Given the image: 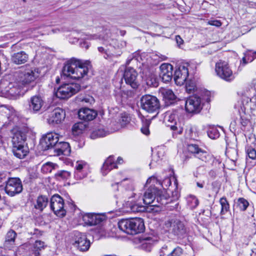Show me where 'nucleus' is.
I'll return each mask as SVG.
<instances>
[{"label": "nucleus", "instance_id": "nucleus-1", "mask_svg": "<svg viewBox=\"0 0 256 256\" xmlns=\"http://www.w3.org/2000/svg\"><path fill=\"white\" fill-rule=\"evenodd\" d=\"M90 68V62L88 60L72 58L63 67L62 74L72 79H86Z\"/></svg>", "mask_w": 256, "mask_h": 256}, {"label": "nucleus", "instance_id": "nucleus-2", "mask_svg": "<svg viewBox=\"0 0 256 256\" xmlns=\"http://www.w3.org/2000/svg\"><path fill=\"white\" fill-rule=\"evenodd\" d=\"M0 92L2 96L10 99H16L23 95V86L16 79L14 82L3 80L0 82Z\"/></svg>", "mask_w": 256, "mask_h": 256}, {"label": "nucleus", "instance_id": "nucleus-3", "mask_svg": "<svg viewBox=\"0 0 256 256\" xmlns=\"http://www.w3.org/2000/svg\"><path fill=\"white\" fill-rule=\"evenodd\" d=\"M150 184L144 195L142 199L143 203L146 205L151 204L152 206H158L156 202L161 204H166V196L162 194L163 192L154 186H153L152 183Z\"/></svg>", "mask_w": 256, "mask_h": 256}, {"label": "nucleus", "instance_id": "nucleus-4", "mask_svg": "<svg viewBox=\"0 0 256 256\" xmlns=\"http://www.w3.org/2000/svg\"><path fill=\"white\" fill-rule=\"evenodd\" d=\"M254 103L252 102V99L248 97H244L242 100L240 105V110H239L240 118L238 120V122L240 126V128L242 130H244L246 126L249 123V110L254 109Z\"/></svg>", "mask_w": 256, "mask_h": 256}, {"label": "nucleus", "instance_id": "nucleus-5", "mask_svg": "<svg viewBox=\"0 0 256 256\" xmlns=\"http://www.w3.org/2000/svg\"><path fill=\"white\" fill-rule=\"evenodd\" d=\"M80 88V86L78 84H64L57 89L55 95L60 99H68L78 92Z\"/></svg>", "mask_w": 256, "mask_h": 256}, {"label": "nucleus", "instance_id": "nucleus-6", "mask_svg": "<svg viewBox=\"0 0 256 256\" xmlns=\"http://www.w3.org/2000/svg\"><path fill=\"white\" fill-rule=\"evenodd\" d=\"M118 186V189L120 188L121 193L119 194L118 196L120 198L130 199L133 198L136 193L134 192V188L132 182L128 179H124L120 182H118L116 184H112V186L114 187Z\"/></svg>", "mask_w": 256, "mask_h": 256}, {"label": "nucleus", "instance_id": "nucleus-7", "mask_svg": "<svg viewBox=\"0 0 256 256\" xmlns=\"http://www.w3.org/2000/svg\"><path fill=\"white\" fill-rule=\"evenodd\" d=\"M165 228L169 233L178 238H182L186 234V228L184 224L177 219H172L165 222Z\"/></svg>", "mask_w": 256, "mask_h": 256}, {"label": "nucleus", "instance_id": "nucleus-8", "mask_svg": "<svg viewBox=\"0 0 256 256\" xmlns=\"http://www.w3.org/2000/svg\"><path fill=\"white\" fill-rule=\"evenodd\" d=\"M215 70L216 74L226 81L230 82L234 79L232 71L226 61L220 60L217 62L216 64Z\"/></svg>", "mask_w": 256, "mask_h": 256}, {"label": "nucleus", "instance_id": "nucleus-9", "mask_svg": "<svg viewBox=\"0 0 256 256\" xmlns=\"http://www.w3.org/2000/svg\"><path fill=\"white\" fill-rule=\"evenodd\" d=\"M140 104L143 110L150 113L157 112L160 107V102L157 98L150 94H146L142 97Z\"/></svg>", "mask_w": 256, "mask_h": 256}, {"label": "nucleus", "instance_id": "nucleus-10", "mask_svg": "<svg viewBox=\"0 0 256 256\" xmlns=\"http://www.w3.org/2000/svg\"><path fill=\"white\" fill-rule=\"evenodd\" d=\"M50 206L51 210L58 216L63 217L66 215V210L64 208V201L59 195L55 194L52 197Z\"/></svg>", "mask_w": 256, "mask_h": 256}, {"label": "nucleus", "instance_id": "nucleus-11", "mask_svg": "<svg viewBox=\"0 0 256 256\" xmlns=\"http://www.w3.org/2000/svg\"><path fill=\"white\" fill-rule=\"evenodd\" d=\"M22 186L20 179L18 178H10L8 180L5 186L6 192L10 196L22 192Z\"/></svg>", "mask_w": 256, "mask_h": 256}, {"label": "nucleus", "instance_id": "nucleus-12", "mask_svg": "<svg viewBox=\"0 0 256 256\" xmlns=\"http://www.w3.org/2000/svg\"><path fill=\"white\" fill-rule=\"evenodd\" d=\"M178 110L168 112L165 114L164 120L168 124V126L170 128L171 130H178V133L181 134L182 128L180 126L178 128L176 122L178 119Z\"/></svg>", "mask_w": 256, "mask_h": 256}, {"label": "nucleus", "instance_id": "nucleus-13", "mask_svg": "<svg viewBox=\"0 0 256 256\" xmlns=\"http://www.w3.org/2000/svg\"><path fill=\"white\" fill-rule=\"evenodd\" d=\"M39 76L38 71L36 70H28L20 73L17 79L22 86L34 82Z\"/></svg>", "mask_w": 256, "mask_h": 256}, {"label": "nucleus", "instance_id": "nucleus-14", "mask_svg": "<svg viewBox=\"0 0 256 256\" xmlns=\"http://www.w3.org/2000/svg\"><path fill=\"white\" fill-rule=\"evenodd\" d=\"M201 99L196 95L190 96L185 103V108L189 113L198 112L201 108Z\"/></svg>", "mask_w": 256, "mask_h": 256}, {"label": "nucleus", "instance_id": "nucleus-15", "mask_svg": "<svg viewBox=\"0 0 256 256\" xmlns=\"http://www.w3.org/2000/svg\"><path fill=\"white\" fill-rule=\"evenodd\" d=\"M138 72L132 68H126L124 74V78L126 84L133 88L138 87L139 84L138 80Z\"/></svg>", "mask_w": 256, "mask_h": 256}, {"label": "nucleus", "instance_id": "nucleus-16", "mask_svg": "<svg viewBox=\"0 0 256 256\" xmlns=\"http://www.w3.org/2000/svg\"><path fill=\"white\" fill-rule=\"evenodd\" d=\"M188 76V64L180 65L176 70L174 74V80L177 85L181 86L186 82Z\"/></svg>", "mask_w": 256, "mask_h": 256}, {"label": "nucleus", "instance_id": "nucleus-17", "mask_svg": "<svg viewBox=\"0 0 256 256\" xmlns=\"http://www.w3.org/2000/svg\"><path fill=\"white\" fill-rule=\"evenodd\" d=\"M104 214L96 213H86L82 216V220L88 226L98 224L106 220Z\"/></svg>", "mask_w": 256, "mask_h": 256}, {"label": "nucleus", "instance_id": "nucleus-18", "mask_svg": "<svg viewBox=\"0 0 256 256\" xmlns=\"http://www.w3.org/2000/svg\"><path fill=\"white\" fill-rule=\"evenodd\" d=\"M74 177L77 180H82L86 177L88 172V166L84 161H77L74 166Z\"/></svg>", "mask_w": 256, "mask_h": 256}, {"label": "nucleus", "instance_id": "nucleus-19", "mask_svg": "<svg viewBox=\"0 0 256 256\" xmlns=\"http://www.w3.org/2000/svg\"><path fill=\"white\" fill-rule=\"evenodd\" d=\"M65 112L59 108H55L48 115L47 118L48 122L51 125L59 124L64 120Z\"/></svg>", "mask_w": 256, "mask_h": 256}, {"label": "nucleus", "instance_id": "nucleus-20", "mask_svg": "<svg viewBox=\"0 0 256 256\" xmlns=\"http://www.w3.org/2000/svg\"><path fill=\"white\" fill-rule=\"evenodd\" d=\"M76 238L74 245L80 251L87 250L90 246V242L87 240L86 235L80 232L75 234Z\"/></svg>", "mask_w": 256, "mask_h": 256}, {"label": "nucleus", "instance_id": "nucleus-21", "mask_svg": "<svg viewBox=\"0 0 256 256\" xmlns=\"http://www.w3.org/2000/svg\"><path fill=\"white\" fill-rule=\"evenodd\" d=\"M123 162L122 158L118 157L116 162H115L114 156H109L104 162L102 170L104 175H106L110 170L114 168H117V164H121Z\"/></svg>", "mask_w": 256, "mask_h": 256}, {"label": "nucleus", "instance_id": "nucleus-22", "mask_svg": "<svg viewBox=\"0 0 256 256\" xmlns=\"http://www.w3.org/2000/svg\"><path fill=\"white\" fill-rule=\"evenodd\" d=\"M160 76L164 82H170L172 77L173 66L170 64H162L160 66Z\"/></svg>", "mask_w": 256, "mask_h": 256}, {"label": "nucleus", "instance_id": "nucleus-23", "mask_svg": "<svg viewBox=\"0 0 256 256\" xmlns=\"http://www.w3.org/2000/svg\"><path fill=\"white\" fill-rule=\"evenodd\" d=\"M43 138L46 148L47 149L52 148L54 150V148L58 143L59 134L56 132H50L47 133L43 137Z\"/></svg>", "mask_w": 256, "mask_h": 256}, {"label": "nucleus", "instance_id": "nucleus-24", "mask_svg": "<svg viewBox=\"0 0 256 256\" xmlns=\"http://www.w3.org/2000/svg\"><path fill=\"white\" fill-rule=\"evenodd\" d=\"M54 156H69L70 153V148L68 142H60L54 148Z\"/></svg>", "mask_w": 256, "mask_h": 256}, {"label": "nucleus", "instance_id": "nucleus-25", "mask_svg": "<svg viewBox=\"0 0 256 256\" xmlns=\"http://www.w3.org/2000/svg\"><path fill=\"white\" fill-rule=\"evenodd\" d=\"M44 103V100L40 96H34L30 98L29 102L30 110L33 112H36L40 110Z\"/></svg>", "mask_w": 256, "mask_h": 256}, {"label": "nucleus", "instance_id": "nucleus-26", "mask_svg": "<svg viewBox=\"0 0 256 256\" xmlns=\"http://www.w3.org/2000/svg\"><path fill=\"white\" fill-rule=\"evenodd\" d=\"M96 115L97 113L96 112L88 108H81L79 110L78 112L80 119L86 121L93 120L96 117Z\"/></svg>", "mask_w": 256, "mask_h": 256}, {"label": "nucleus", "instance_id": "nucleus-27", "mask_svg": "<svg viewBox=\"0 0 256 256\" xmlns=\"http://www.w3.org/2000/svg\"><path fill=\"white\" fill-rule=\"evenodd\" d=\"M124 207L126 208L128 212H142L146 210L144 206H142L140 202L136 203L135 202L128 200L124 204Z\"/></svg>", "mask_w": 256, "mask_h": 256}, {"label": "nucleus", "instance_id": "nucleus-28", "mask_svg": "<svg viewBox=\"0 0 256 256\" xmlns=\"http://www.w3.org/2000/svg\"><path fill=\"white\" fill-rule=\"evenodd\" d=\"M151 183H152L154 186L155 184H158L161 186L164 190H166L171 185L172 180L170 178L168 177L165 178L162 182H160L158 181L155 176H152L148 179L146 185L148 186Z\"/></svg>", "mask_w": 256, "mask_h": 256}, {"label": "nucleus", "instance_id": "nucleus-29", "mask_svg": "<svg viewBox=\"0 0 256 256\" xmlns=\"http://www.w3.org/2000/svg\"><path fill=\"white\" fill-rule=\"evenodd\" d=\"M132 230L130 232H132V235L143 232L144 230V221L140 218H132Z\"/></svg>", "mask_w": 256, "mask_h": 256}, {"label": "nucleus", "instance_id": "nucleus-30", "mask_svg": "<svg viewBox=\"0 0 256 256\" xmlns=\"http://www.w3.org/2000/svg\"><path fill=\"white\" fill-rule=\"evenodd\" d=\"M28 58V55L24 52L21 51L14 54L12 56V60L16 64H20L26 62Z\"/></svg>", "mask_w": 256, "mask_h": 256}, {"label": "nucleus", "instance_id": "nucleus-31", "mask_svg": "<svg viewBox=\"0 0 256 256\" xmlns=\"http://www.w3.org/2000/svg\"><path fill=\"white\" fill-rule=\"evenodd\" d=\"M132 218L123 219L119 221L118 222V226L122 231L128 234L132 235V232H130L132 230Z\"/></svg>", "mask_w": 256, "mask_h": 256}, {"label": "nucleus", "instance_id": "nucleus-32", "mask_svg": "<svg viewBox=\"0 0 256 256\" xmlns=\"http://www.w3.org/2000/svg\"><path fill=\"white\" fill-rule=\"evenodd\" d=\"M98 50L104 54V57L105 58L111 59L113 58L118 57L122 54V52L118 50V52H113L112 49H110V48L106 49L102 46L98 47Z\"/></svg>", "mask_w": 256, "mask_h": 256}, {"label": "nucleus", "instance_id": "nucleus-33", "mask_svg": "<svg viewBox=\"0 0 256 256\" xmlns=\"http://www.w3.org/2000/svg\"><path fill=\"white\" fill-rule=\"evenodd\" d=\"M12 152L14 155L19 158H24L28 152V148L24 144L20 146H13Z\"/></svg>", "mask_w": 256, "mask_h": 256}, {"label": "nucleus", "instance_id": "nucleus-34", "mask_svg": "<svg viewBox=\"0 0 256 256\" xmlns=\"http://www.w3.org/2000/svg\"><path fill=\"white\" fill-rule=\"evenodd\" d=\"M26 139V136L22 132H18L14 133L12 138L13 146H20L22 144H24Z\"/></svg>", "mask_w": 256, "mask_h": 256}, {"label": "nucleus", "instance_id": "nucleus-35", "mask_svg": "<svg viewBox=\"0 0 256 256\" xmlns=\"http://www.w3.org/2000/svg\"><path fill=\"white\" fill-rule=\"evenodd\" d=\"M195 157L206 163L209 162L213 159L212 155L202 149L197 153Z\"/></svg>", "mask_w": 256, "mask_h": 256}, {"label": "nucleus", "instance_id": "nucleus-36", "mask_svg": "<svg viewBox=\"0 0 256 256\" xmlns=\"http://www.w3.org/2000/svg\"><path fill=\"white\" fill-rule=\"evenodd\" d=\"M110 49H112L113 52H118L125 47L126 42L124 41L120 40L118 41L116 40H112L110 44Z\"/></svg>", "mask_w": 256, "mask_h": 256}, {"label": "nucleus", "instance_id": "nucleus-37", "mask_svg": "<svg viewBox=\"0 0 256 256\" xmlns=\"http://www.w3.org/2000/svg\"><path fill=\"white\" fill-rule=\"evenodd\" d=\"M48 199L44 196H40L38 198L34 207L40 211L42 210L48 204Z\"/></svg>", "mask_w": 256, "mask_h": 256}, {"label": "nucleus", "instance_id": "nucleus-38", "mask_svg": "<svg viewBox=\"0 0 256 256\" xmlns=\"http://www.w3.org/2000/svg\"><path fill=\"white\" fill-rule=\"evenodd\" d=\"M108 134V132L104 128H96L91 133L90 138L92 139H96L99 138H102L106 136Z\"/></svg>", "mask_w": 256, "mask_h": 256}, {"label": "nucleus", "instance_id": "nucleus-39", "mask_svg": "<svg viewBox=\"0 0 256 256\" xmlns=\"http://www.w3.org/2000/svg\"><path fill=\"white\" fill-rule=\"evenodd\" d=\"M186 134L188 138L191 139H196L198 136L196 128L192 126H188Z\"/></svg>", "mask_w": 256, "mask_h": 256}, {"label": "nucleus", "instance_id": "nucleus-40", "mask_svg": "<svg viewBox=\"0 0 256 256\" xmlns=\"http://www.w3.org/2000/svg\"><path fill=\"white\" fill-rule=\"evenodd\" d=\"M256 58V52H252L250 50L247 51L244 54V56L242 58V61L246 64L248 62H252Z\"/></svg>", "mask_w": 256, "mask_h": 256}, {"label": "nucleus", "instance_id": "nucleus-41", "mask_svg": "<svg viewBox=\"0 0 256 256\" xmlns=\"http://www.w3.org/2000/svg\"><path fill=\"white\" fill-rule=\"evenodd\" d=\"M46 244L44 242L37 240L34 244V252L35 256H38L40 252L38 251L44 248Z\"/></svg>", "mask_w": 256, "mask_h": 256}, {"label": "nucleus", "instance_id": "nucleus-42", "mask_svg": "<svg viewBox=\"0 0 256 256\" xmlns=\"http://www.w3.org/2000/svg\"><path fill=\"white\" fill-rule=\"evenodd\" d=\"M146 76V80L148 86L154 87H156L158 86V82L154 74L150 73L148 76Z\"/></svg>", "mask_w": 256, "mask_h": 256}, {"label": "nucleus", "instance_id": "nucleus-43", "mask_svg": "<svg viewBox=\"0 0 256 256\" xmlns=\"http://www.w3.org/2000/svg\"><path fill=\"white\" fill-rule=\"evenodd\" d=\"M186 90L188 94L195 92L197 90L195 82L192 80L188 81L186 84Z\"/></svg>", "mask_w": 256, "mask_h": 256}, {"label": "nucleus", "instance_id": "nucleus-44", "mask_svg": "<svg viewBox=\"0 0 256 256\" xmlns=\"http://www.w3.org/2000/svg\"><path fill=\"white\" fill-rule=\"evenodd\" d=\"M160 92L164 97L166 99L173 100L175 98L173 92L170 89L162 88Z\"/></svg>", "mask_w": 256, "mask_h": 256}, {"label": "nucleus", "instance_id": "nucleus-45", "mask_svg": "<svg viewBox=\"0 0 256 256\" xmlns=\"http://www.w3.org/2000/svg\"><path fill=\"white\" fill-rule=\"evenodd\" d=\"M220 202L222 207L221 214H224L229 210L230 206L227 200L224 197L220 199Z\"/></svg>", "mask_w": 256, "mask_h": 256}, {"label": "nucleus", "instance_id": "nucleus-46", "mask_svg": "<svg viewBox=\"0 0 256 256\" xmlns=\"http://www.w3.org/2000/svg\"><path fill=\"white\" fill-rule=\"evenodd\" d=\"M226 154L232 161L234 162L238 158V152L235 148L228 149L226 152Z\"/></svg>", "mask_w": 256, "mask_h": 256}, {"label": "nucleus", "instance_id": "nucleus-47", "mask_svg": "<svg viewBox=\"0 0 256 256\" xmlns=\"http://www.w3.org/2000/svg\"><path fill=\"white\" fill-rule=\"evenodd\" d=\"M238 206L240 210H245L249 205L248 202L244 198H240L238 200Z\"/></svg>", "mask_w": 256, "mask_h": 256}, {"label": "nucleus", "instance_id": "nucleus-48", "mask_svg": "<svg viewBox=\"0 0 256 256\" xmlns=\"http://www.w3.org/2000/svg\"><path fill=\"white\" fill-rule=\"evenodd\" d=\"M16 236V233L14 230H9L6 234V242L14 243V242Z\"/></svg>", "mask_w": 256, "mask_h": 256}, {"label": "nucleus", "instance_id": "nucleus-49", "mask_svg": "<svg viewBox=\"0 0 256 256\" xmlns=\"http://www.w3.org/2000/svg\"><path fill=\"white\" fill-rule=\"evenodd\" d=\"M55 176L58 180L67 179L70 176V172L66 170H61L56 174Z\"/></svg>", "mask_w": 256, "mask_h": 256}, {"label": "nucleus", "instance_id": "nucleus-50", "mask_svg": "<svg viewBox=\"0 0 256 256\" xmlns=\"http://www.w3.org/2000/svg\"><path fill=\"white\" fill-rule=\"evenodd\" d=\"M188 203L190 208H194L198 204V200L196 196H191L188 198Z\"/></svg>", "mask_w": 256, "mask_h": 256}, {"label": "nucleus", "instance_id": "nucleus-51", "mask_svg": "<svg viewBox=\"0 0 256 256\" xmlns=\"http://www.w3.org/2000/svg\"><path fill=\"white\" fill-rule=\"evenodd\" d=\"M200 149L198 145L195 144H190L188 146V150L190 152L194 154L195 156Z\"/></svg>", "mask_w": 256, "mask_h": 256}, {"label": "nucleus", "instance_id": "nucleus-52", "mask_svg": "<svg viewBox=\"0 0 256 256\" xmlns=\"http://www.w3.org/2000/svg\"><path fill=\"white\" fill-rule=\"evenodd\" d=\"M208 136L212 139H216L219 137L220 134L216 128H212L208 132Z\"/></svg>", "mask_w": 256, "mask_h": 256}, {"label": "nucleus", "instance_id": "nucleus-53", "mask_svg": "<svg viewBox=\"0 0 256 256\" xmlns=\"http://www.w3.org/2000/svg\"><path fill=\"white\" fill-rule=\"evenodd\" d=\"M247 154L249 158L252 160L256 158V150L252 148H249L247 150Z\"/></svg>", "mask_w": 256, "mask_h": 256}, {"label": "nucleus", "instance_id": "nucleus-54", "mask_svg": "<svg viewBox=\"0 0 256 256\" xmlns=\"http://www.w3.org/2000/svg\"><path fill=\"white\" fill-rule=\"evenodd\" d=\"M53 164L52 162H48L43 166L42 170L43 171L46 170V172H51L52 170Z\"/></svg>", "mask_w": 256, "mask_h": 256}, {"label": "nucleus", "instance_id": "nucleus-55", "mask_svg": "<svg viewBox=\"0 0 256 256\" xmlns=\"http://www.w3.org/2000/svg\"><path fill=\"white\" fill-rule=\"evenodd\" d=\"M82 124L80 123L75 124L72 128L74 132H79L80 131L82 130Z\"/></svg>", "mask_w": 256, "mask_h": 256}, {"label": "nucleus", "instance_id": "nucleus-56", "mask_svg": "<svg viewBox=\"0 0 256 256\" xmlns=\"http://www.w3.org/2000/svg\"><path fill=\"white\" fill-rule=\"evenodd\" d=\"M208 24L220 27L222 26V22L218 20H212L208 21Z\"/></svg>", "mask_w": 256, "mask_h": 256}, {"label": "nucleus", "instance_id": "nucleus-57", "mask_svg": "<svg viewBox=\"0 0 256 256\" xmlns=\"http://www.w3.org/2000/svg\"><path fill=\"white\" fill-rule=\"evenodd\" d=\"M141 132L146 135H148L150 134L148 126L147 124L141 128Z\"/></svg>", "mask_w": 256, "mask_h": 256}, {"label": "nucleus", "instance_id": "nucleus-58", "mask_svg": "<svg viewBox=\"0 0 256 256\" xmlns=\"http://www.w3.org/2000/svg\"><path fill=\"white\" fill-rule=\"evenodd\" d=\"M4 108L2 110L7 114H9V113L12 110V108L7 106H2Z\"/></svg>", "mask_w": 256, "mask_h": 256}, {"label": "nucleus", "instance_id": "nucleus-59", "mask_svg": "<svg viewBox=\"0 0 256 256\" xmlns=\"http://www.w3.org/2000/svg\"><path fill=\"white\" fill-rule=\"evenodd\" d=\"M82 102H89L90 104L94 102V99L92 97L88 96V98H84L82 100Z\"/></svg>", "mask_w": 256, "mask_h": 256}, {"label": "nucleus", "instance_id": "nucleus-60", "mask_svg": "<svg viewBox=\"0 0 256 256\" xmlns=\"http://www.w3.org/2000/svg\"><path fill=\"white\" fill-rule=\"evenodd\" d=\"M176 40L177 44H178V45H179V46L182 44L183 42L182 39L179 36H176Z\"/></svg>", "mask_w": 256, "mask_h": 256}, {"label": "nucleus", "instance_id": "nucleus-61", "mask_svg": "<svg viewBox=\"0 0 256 256\" xmlns=\"http://www.w3.org/2000/svg\"><path fill=\"white\" fill-rule=\"evenodd\" d=\"M80 46L82 48H84L86 50L88 49L89 48V44L86 42H80Z\"/></svg>", "mask_w": 256, "mask_h": 256}, {"label": "nucleus", "instance_id": "nucleus-62", "mask_svg": "<svg viewBox=\"0 0 256 256\" xmlns=\"http://www.w3.org/2000/svg\"><path fill=\"white\" fill-rule=\"evenodd\" d=\"M236 125L238 126L240 124L238 123V124H237V122L236 120H234V122H231L230 126L232 127L233 128H234Z\"/></svg>", "mask_w": 256, "mask_h": 256}, {"label": "nucleus", "instance_id": "nucleus-63", "mask_svg": "<svg viewBox=\"0 0 256 256\" xmlns=\"http://www.w3.org/2000/svg\"><path fill=\"white\" fill-rule=\"evenodd\" d=\"M156 160H155V156H153V158L152 160V162L150 164V168H152V165L154 163V162H156L158 160L157 158H156Z\"/></svg>", "mask_w": 256, "mask_h": 256}, {"label": "nucleus", "instance_id": "nucleus-64", "mask_svg": "<svg viewBox=\"0 0 256 256\" xmlns=\"http://www.w3.org/2000/svg\"><path fill=\"white\" fill-rule=\"evenodd\" d=\"M167 248V246H164L162 248V250L160 251V256L164 254V250H166Z\"/></svg>", "mask_w": 256, "mask_h": 256}]
</instances>
